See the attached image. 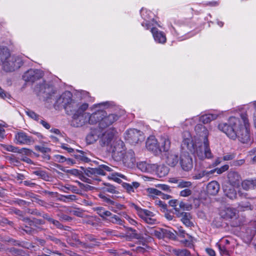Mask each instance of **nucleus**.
Masks as SVG:
<instances>
[{
  "instance_id": "c9c22d12",
  "label": "nucleus",
  "mask_w": 256,
  "mask_h": 256,
  "mask_svg": "<svg viewBox=\"0 0 256 256\" xmlns=\"http://www.w3.org/2000/svg\"><path fill=\"white\" fill-rule=\"evenodd\" d=\"M238 210L244 212L246 210H252L253 206L248 202H242L238 204Z\"/></svg>"
},
{
  "instance_id": "473e14b6",
  "label": "nucleus",
  "mask_w": 256,
  "mask_h": 256,
  "mask_svg": "<svg viewBox=\"0 0 256 256\" xmlns=\"http://www.w3.org/2000/svg\"><path fill=\"white\" fill-rule=\"evenodd\" d=\"M166 162L170 166H174L178 162V156L172 152H168Z\"/></svg>"
},
{
  "instance_id": "1a4fd4ad",
  "label": "nucleus",
  "mask_w": 256,
  "mask_h": 256,
  "mask_svg": "<svg viewBox=\"0 0 256 256\" xmlns=\"http://www.w3.org/2000/svg\"><path fill=\"white\" fill-rule=\"evenodd\" d=\"M97 214L104 220L114 224H124V220L118 216L112 214L110 211L106 210L104 208L100 207L96 209Z\"/></svg>"
},
{
  "instance_id": "bb28decb",
  "label": "nucleus",
  "mask_w": 256,
  "mask_h": 256,
  "mask_svg": "<svg viewBox=\"0 0 256 256\" xmlns=\"http://www.w3.org/2000/svg\"><path fill=\"white\" fill-rule=\"evenodd\" d=\"M220 190V185L216 181H212L208 183L206 187V191L208 194L216 195Z\"/></svg>"
},
{
  "instance_id": "9b49d317",
  "label": "nucleus",
  "mask_w": 256,
  "mask_h": 256,
  "mask_svg": "<svg viewBox=\"0 0 256 256\" xmlns=\"http://www.w3.org/2000/svg\"><path fill=\"white\" fill-rule=\"evenodd\" d=\"M124 136L126 140L133 144L142 142L144 140L143 132L134 128L128 130L126 132Z\"/></svg>"
},
{
  "instance_id": "37998d69",
  "label": "nucleus",
  "mask_w": 256,
  "mask_h": 256,
  "mask_svg": "<svg viewBox=\"0 0 256 256\" xmlns=\"http://www.w3.org/2000/svg\"><path fill=\"white\" fill-rule=\"evenodd\" d=\"M192 186V182L190 181H186L180 179L178 184V188H190Z\"/></svg>"
},
{
  "instance_id": "7ed1b4c3",
  "label": "nucleus",
  "mask_w": 256,
  "mask_h": 256,
  "mask_svg": "<svg viewBox=\"0 0 256 256\" xmlns=\"http://www.w3.org/2000/svg\"><path fill=\"white\" fill-rule=\"evenodd\" d=\"M23 64L21 58L12 56L9 48L4 46H0V66L6 72H11L20 68Z\"/></svg>"
},
{
  "instance_id": "f3484780",
  "label": "nucleus",
  "mask_w": 256,
  "mask_h": 256,
  "mask_svg": "<svg viewBox=\"0 0 256 256\" xmlns=\"http://www.w3.org/2000/svg\"><path fill=\"white\" fill-rule=\"evenodd\" d=\"M14 142L16 144H32L34 140L26 132H20L16 134Z\"/></svg>"
},
{
  "instance_id": "f8f14e48",
  "label": "nucleus",
  "mask_w": 256,
  "mask_h": 256,
  "mask_svg": "<svg viewBox=\"0 0 256 256\" xmlns=\"http://www.w3.org/2000/svg\"><path fill=\"white\" fill-rule=\"evenodd\" d=\"M56 104L58 106H63L64 108H74L76 104L75 102L72 99V94L68 91L64 92L56 100Z\"/></svg>"
},
{
  "instance_id": "39448f33",
  "label": "nucleus",
  "mask_w": 256,
  "mask_h": 256,
  "mask_svg": "<svg viewBox=\"0 0 256 256\" xmlns=\"http://www.w3.org/2000/svg\"><path fill=\"white\" fill-rule=\"evenodd\" d=\"M90 114L89 112L77 113L75 112L72 116V125L75 127L82 126L86 124H96V116L95 114V110Z\"/></svg>"
},
{
  "instance_id": "4be33fe9",
  "label": "nucleus",
  "mask_w": 256,
  "mask_h": 256,
  "mask_svg": "<svg viewBox=\"0 0 256 256\" xmlns=\"http://www.w3.org/2000/svg\"><path fill=\"white\" fill-rule=\"evenodd\" d=\"M228 182L232 186L238 187L242 178L240 174L234 171H230L228 174Z\"/></svg>"
},
{
  "instance_id": "6e6d98bb",
  "label": "nucleus",
  "mask_w": 256,
  "mask_h": 256,
  "mask_svg": "<svg viewBox=\"0 0 256 256\" xmlns=\"http://www.w3.org/2000/svg\"><path fill=\"white\" fill-rule=\"evenodd\" d=\"M216 246L218 248L221 254L227 255L228 254V251L224 246H221L220 244H216Z\"/></svg>"
},
{
  "instance_id": "aec40b11",
  "label": "nucleus",
  "mask_w": 256,
  "mask_h": 256,
  "mask_svg": "<svg viewBox=\"0 0 256 256\" xmlns=\"http://www.w3.org/2000/svg\"><path fill=\"white\" fill-rule=\"evenodd\" d=\"M237 210L230 206H225L221 208L220 214L226 219L232 218L236 217Z\"/></svg>"
},
{
  "instance_id": "0eeeda50",
  "label": "nucleus",
  "mask_w": 256,
  "mask_h": 256,
  "mask_svg": "<svg viewBox=\"0 0 256 256\" xmlns=\"http://www.w3.org/2000/svg\"><path fill=\"white\" fill-rule=\"evenodd\" d=\"M130 206L136 210L138 215L146 223L150 224L156 223V216L152 212L148 210L142 209L134 203L130 204Z\"/></svg>"
},
{
  "instance_id": "774afa93",
  "label": "nucleus",
  "mask_w": 256,
  "mask_h": 256,
  "mask_svg": "<svg viewBox=\"0 0 256 256\" xmlns=\"http://www.w3.org/2000/svg\"><path fill=\"white\" fill-rule=\"evenodd\" d=\"M206 250L210 256H216V252L214 250L210 248H207Z\"/></svg>"
},
{
  "instance_id": "cd10ccee",
  "label": "nucleus",
  "mask_w": 256,
  "mask_h": 256,
  "mask_svg": "<svg viewBox=\"0 0 256 256\" xmlns=\"http://www.w3.org/2000/svg\"><path fill=\"white\" fill-rule=\"evenodd\" d=\"M156 168L154 169V172L160 178L164 177L168 173V168L163 165L155 164Z\"/></svg>"
},
{
  "instance_id": "f03ea898",
  "label": "nucleus",
  "mask_w": 256,
  "mask_h": 256,
  "mask_svg": "<svg viewBox=\"0 0 256 256\" xmlns=\"http://www.w3.org/2000/svg\"><path fill=\"white\" fill-rule=\"evenodd\" d=\"M194 138L196 143H198V148H196V156L200 160L210 158L212 157L209 146L208 136L209 132L206 127L202 124H196L194 129Z\"/></svg>"
},
{
  "instance_id": "7c9ffc66",
  "label": "nucleus",
  "mask_w": 256,
  "mask_h": 256,
  "mask_svg": "<svg viewBox=\"0 0 256 256\" xmlns=\"http://www.w3.org/2000/svg\"><path fill=\"white\" fill-rule=\"evenodd\" d=\"M242 188L246 190H253L256 188V178L245 180L242 182Z\"/></svg>"
},
{
  "instance_id": "69168bd1",
  "label": "nucleus",
  "mask_w": 256,
  "mask_h": 256,
  "mask_svg": "<svg viewBox=\"0 0 256 256\" xmlns=\"http://www.w3.org/2000/svg\"><path fill=\"white\" fill-rule=\"evenodd\" d=\"M48 222H50V223H52L54 225L56 226L58 228H62V224L58 220H54L52 218H48Z\"/></svg>"
},
{
  "instance_id": "bf43d9fd",
  "label": "nucleus",
  "mask_w": 256,
  "mask_h": 256,
  "mask_svg": "<svg viewBox=\"0 0 256 256\" xmlns=\"http://www.w3.org/2000/svg\"><path fill=\"white\" fill-rule=\"evenodd\" d=\"M238 194L241 198H250L249 194L247 192H244L242 190H239L238 191Z\"/></svg>"
},
{
  "instance_id": "9d476101",
  "label": "nucleus",
  "mask_w": 256,
  "mask_h": 256,
  "mask_svg": "<svg viewBox=\"0 0 256 256\" xmlns=\"http://www.w3.org/2000/svg\"><path fill=\"white\" fill-rule=\"evenodd\" d=\"M107 150L112 153V156L116 160H121L124 152V144L122 140H116Z\"/></svg>"
},
{
  "instance_id": "a18cd8bd",
  "label": "nucleus",
  "mask_w": 256,
  "mask_h": 256,
  "mask_svg": "<svg viewBox=\"0 0 256 256\" xmlns=\"http://www.w3.org/2000/svg\"><path fill=\"white\" fill-rule=\"evenodd\" d=\"M26 113L30 118H32L38 122L39 121V120L40 119V116L34 112L28 109L27 110H26Z\"/></svg>"
},
{
  "instance_id": "2f4dec72",
  "label": "nucleus",
  "mask_w": 256,
  "mask_h": 256,
  "mask_svg": "<svg viewBox=\"0 0 256 256\" xmlns=\"http://www.w3.org/2000/svg\"><path fill=\"white\" fill-rule=\"evenodd\" d=\"M100 135L98 134V130H92L88 134L86 138V142L89 144L94 143L99 138Z\"/></svg>"
},
{
  "instance_id": "4c0bfd02",
  "label": "nucleus",
  "mask_w": 256,
  "mask_h": 256,
  "mask_svg": "<svg viewBox=\"0 0 256 256\" xmlns=\"http://www.w3.org/2000/svg\"><path fill=\"white\" fill-rule=\"evenodd\" d=\"M252 226H249L248 228L247 233L249 234L248 240H251L256 233V222H251Z\"/></svg>"
},
{
  "instance_id": "e433bc0d",
  "label": "nucleus",
  "mask_w": 256,
  "mask_h": 256,
  "mask_svg": "<svg viewBox=\"0 0 256 256\" xmlns=\"http://www.w3.org/2000/svg\"><path fill=\"white\" fill-rule=\"evenodd\" d=\"M71 238H72V242H70V244L72 246H79V245H80L82 246H88L86 243L81 242L79 240L78 236L76 234H72Z\"/></svg>"
},
{
  "instance_id": "a211bd4d",
  "label": "nucleus",
  "mask_w": 256,
  "mask_h": 256,
  "mask_svg": "<svg viewBox=\"0 0 256 256\" xmlns=\"http://www.w3.org/2000/svg\"><path fill=\"white\" fill-rule=\"evenodd\" d=\"M35 90L38 95H42L46 100L50 98L52 96L51 93H54L52 92V88L46 84H41L40 88H36Z\"/></svg>"
},
{
  "instance_id": "ea45409f",
  "label": "nucleus",
  "mask_w": 256,
  "mask_h": 256,
  "mask_svg": "<svg viewBox=\"0 0 256 256\" xmlns=\"http://www.w3.org/2000/svg\"><path fill=\"white\" fill-rule=\"evenodd\" d=\"M1 146L2 148L8 152H10L16 153H21V150L17 147H15L12 145L2 144Z\"/></svg>"
},
{
  "instance_id": "e2e57ef3",
  "label": "nucleus",
  "mask_w": 256,
  "mask_h": 256,
  "mask_svg": "<svg viewBox=\"0 0 256 256\" xmlns=\"http://www.w3.org/2000/svg\"><path fill=\"white\" fill-rule=\"evenodd\" d=\"M235 158V154H228L223 156V160H233Z\"/></svg>"
},
{
  "instance_id": "20e7f679",
  "label": "nucleus",
  "mask_w": 256,
  "mask_h": 256,
  "mask_svg": "<svg viewBox=\"0 0 256 256\" xmlns=\"http://www.w3.org/2000/svg\"><path fill=\"white\" fill-rule=\"evenodd\" d=\"M110 106L109 102H104L93 105L91 108V110H95V114L96 116V124H98L100 128H107L114 122L117 121L119 116L114 114H108L106 111L101 108L102 106L108 107Z\"/></svg>"
},
{
  "instance_id": "58836bf2",
  "label": "nucleus",
  "mask_w": 256,
  "mask_h": 256,
  "mask_svg": "<svg viewBox=\"0 0 256 256\" xmlns=\"http://www.w3.org/2000/svg\"><path fill=\"white\" fill-rule=\"evenodd\" d=\"M109 203L112 204L110 210L115 212H116L118 210H123L125 208V206L123 204H121L111 200H109Z\"/></svg>"
},
{
  "instance_id": "ddd939ff",
  "label": "nucleus",
  "mask_w": 256,
  "mask_h": 256,
  "mask_svg": "<svg viewBox=\"0 0 256 256\" xmlns=\"http://www.w3.org/2000/svg\"><path fill=\"white\" fill-rule=\"evenodd\" d=\"M152 26L150 28L149 30H150L154 41L160 44H165L166 42V38L165 34L163 32L158 30L156 27V26L160 27L156 22L152 20Z\"/></svg>"
},
{
  "instance_id": "f257e3e1",
  "label": "nucleus",
  "mask_w": 256,
  "mask_h": 256,
  "mask_svg": "<svg viewBox=\"0 0 256 256\" xmlns=\"http://www.w3.org/2000/svg\"><path fill=\"white\" fill-rule=\"evenodd\" d=\"M218 128L232 140L238 139L243 144L250 141V124L246 114H242L240 117H230L227 122L220 123Z\"/></svg>"
},
{
  "instance_id": "393cba45",
  "label": "nucleus",
  "mask_w": 256,
  "mask_h": 256,
  "mask_svg": "<svg viewBox=\"0 0 256 256\" xmlns=\"http://www.w3.org/2000/svg\"><path fill=\"white\" fill-rule=\"evenodd\" d=\"M137 166L142 172L149 173H154V169L156 168L155 164H148L146 162H138Z\"/></svg>"
},
{
  "instance_id": "dca6fc26",
  "label": "nucleus",
  "mask_w": 256,
  "mask_h": 256,
  "mask_svg": "<svg viewBox=\"0 0 256 256\" xmlns=\"http://www.w3.org/2000/svg\"><path fill=\"white\" fill-rule=\"evenodd\" d=\"M180 164L182 169L184 171H189L192 169V160L188 152H184L180 155Z\"/></svg>"
},
{
  "instance_id": "0e129e2a",
  "label": "nucleus",
  "mask_w": 256,
  "mask_h": 256,
  "mask_svg": "<svg viewBox=\"0 0 256 256\" xmlns=\"http://www.w3.org/2000/svg\"><path fill=\"white\" fill-rule=\"evenodd\" d=\"M48 222H50V223H52L54 225L56 226L58 228H62V224L58 220H54L52 218H48Z\"/></svg>"
},
{
  "instance_id": "de8ad7c7",
  "label": "nucleus",
  "mask_w": 256,
  "mask_h": 256,
  "mask_svg": "<svg viewBox=\"0 0 256 256\" xmlns=\"http://www.w3.org/2000/svg\"><path fill=\"white\" fill-rule=\"evenodd\" d=\"M179 208L183 210H190L192 209V206L188 204L184 203L183 202H180L178 204Z\"/></svg>"
},
{
  "instance_id": "a19ab883",
  "label": "nucleus",
  "mask_w": 256,
  "mask_h": 256,
  "mask_svg": "<svg viewBox=\"0 0 256 256\" xmlns=\"http://www.w3.org/2000/svg\"><path fill=\"white\" fill-rule=\"evenodd\" d=\"M176 256H190V252L186 249H174L173 250Z\"/></svg>"
},
{
  "instance_id": "c85d7f7f",
  "label": "nucleus",
  "mask_w": 256,
  "mask_h": 256,
  "mask_svg": "<svg viewBox=\"0 0 256 256\" xmlns=\"http://www.w3.org/2000/svg\"><path fill=\"white\" fill-rule=\"evenodd\" d=\"M160 145V152H162L168 151L170 146V140L166 136H162L160 138V142L158 143Z\"/></svg>"
},
{
  "instance_id": "338daca9",
  "label": "nucleus",
  "mask_w": 256,
  "mask_h": 256,
  "mask_svg": "<svg viewBox=\"0 0 256 256\" xmlns=\"http://www.w3.org/2000/svg\"><path fill=\"white\" fill-rule=\"evenodd\" d=\"M38 122L46 129H49L50 127V125L46 122L44 121L43 120L40 118L39 121Z\"/></svg>"
},
{
  "instance_id": "f704fd0d",
  "label": "nucleus",
  "mask_w": 256,
  "mask_h": 256,
  "mask_svg": "<svg viewBox=\"0 0 256 256\" xmlns=\"http://www.w3.org/2000/svg\"><path fill=\"white\" fill-rule=\"evenodd\" d=\"M140 183L138 182H132L131 184L125 183L124 184V188L129 194L135 192V190L140 186Z\"/></svg>"
},
{
  "instance_id": "6e6552de",
  "label": "nucleus",
  "mask_w": 256,
  "mask_h": 256,
  "mask_svg": "<svg viewBox=\"0 0 256 256\" xmlns=\"http://www.w3.org/2000/svg\"><path fill=\"white\" fill-rule=\"evenodd\" d=\"M116 130L114 128H110L103 132L100 137V144L103 147L108 149L114 142V134Z\"/></svg>"
},
{
  "instance_id": "09e8293b",
  "label": "nucleus",
  "mask_w": 256,
  "mask_h": 256,
  "mask_svg": "<svg viewBox=\"0 0 256 256\" xmlns=\"http://www.w3.org/2000/svg\"><path fill=\"white\" fill-rule=\"evenodd\" d=\"M88 107V104L86 103H84L80 105L78 110L75 112L77 113H84L86 112L85 110H86Z\"/></svg>"
},
{
  "instance_id": "680f3d73",
  "label": "nucleus",
  "mask_w": 256,
  "mask_h": 256,
  "mask_svg": "<svg viewBox=\"0 0 256 256\" xmlns=\"http://www.w3.org/2000/svg\"><path fill=\"white\" fill-rule=\"evenodd\" d=\"M156 186L159 188L160 190L166 192H170V190L169 186L166 184H158Z\"/></svg>"
},
{
  "instance_id": "5701e85b",
  "label": "nucleus",
  "mask_w": 256,
  "mask_h": 256,
  "mask_svg": "<svg viewBox=\"0 0 256 256\" xmlns=\"http://www.w3.org/2000/svg\"><path fill=\"white\" fill-rule=\"evenodd\" d=\"M175 210L178 212L177 216L180 218L181 221L183 224L188 227H192L194 226V222L192 221V216L190 212H182L180 213L178 208H176Z\"/></svg>"
},
{
  "instance_id": "72a5a7b5",
  "label": "nucleus",
  "mask_w": 256,
  "mask_h": 256,
  "mask_svg": "<svg viewBox=\"0 0 256 256\" xmlns=\"http://www.w3.org/2000/svg\"><path fill=\"white\" fill-rule=\"evenodd\" d=\"M234 187L231 186H224V190L225 194L230 199H234L236 196V191L234 188Z\"/></svg>"
},
{
  "instance_id": "4d7b16f0",
  "label": "nucleus",
  "mask_w": 256,
  "mask_h": 256,
  "mask_svg": "<svg viewBox=\"0 0 256 256\" xmlns=\"http://www.w3.org/2000/svg\"><path fill=\"white\" fill-rule=\"evenodd\" d=\"M54 158L55 161L58 162H63L66 161V158L61 155H59V154L55 155Z\"/></svg>"
},
{
  "instance_id": "49530a36",
  "label": "nucleus",
  "mask_w": 256,
  "mask_h": 256,
  "mask_svg": "<svg viewBox=\"0 0 256 256\" xmlns=\"http://www.w3.org/2000/svg\"><path fill=\"white\" fill-rule=\"evenodd\" d=\"M228 168L229 166L228 164H225L220 168H216L214 170H211L210 171H212V174L215 172H216V173L218 174H221L224 172L228 170Z\"/></svg>"
},
{
  "instance_id": "5fc2aeb1",
  "label": "nucleus",
  "mask_w": 256,
  "mask_h": 256,
  "mask_svg": "<svg viewBox=\"0 0 256 256\" xmlns=\"http://www.w3.org/2000/svg\"><path fill=\"white\" fill-rule=\"evenodd\" d=\"M106 188H104V191L109 192L112 194H115L116 192V190L115 188L110 184H106Z\"/></svg>"
},
{
  "instance_id": "423d86ee",
  "label": "nucleus",
  "mask_w": 256,
  "mask_h": 256,
  "mask_svg": "<svg viewBox=\"0 0 256 256\" xmlns=\"http://www.w3.org/2000/svg\"><path fill=\"white\" fill-rule=\"evenodd\" d=\"M182 148L188 150L197 158L198 157L196 156V151L198 146V143L195 142L194 137L192 138L190 132L186 130L182 133Z\"/></svg>"
},
{
  "instance_id": "79ce46f5",
  "label": "nucleus",
  "mask_w": 256,
  "mask_h": 256,
  "mask_svg": "<svg viewBox=\"0 0 256 256\" xmlns=\"http://www.w3.org/2000/svg\"><path fill=\"white\" fill-rule=\"evenodd\" d=\"M82 238H83L85 240V241L82 242L86 243V244L88 245L86 246H84V248L92 247V245L90 244H88V242H94L96 240V238H94V237L92 235L90 234H84L82 237Z\"/></svg>"
},
{
  "instance_id": "603ef678",
  "label": "nucleus",
  "mask_w": 256,
  "mask_h": 256,
  "mask_svg": "<svg viewBox=\"0 0 256 256\" xmlns=\"http://www.w3.org/2000/svg\"><path fill=\"white\" fill-rule=\"evenodd\" d=\"M35 148L36 150L42 152V153H46L50 152V148L44 147L43 146H36Z\"/></svg>"
},
{
  "instance_id": "6ab92c4d",
  "label": "nucleus",
  "mask_w": 256,
  "mask_h": 256,
  "mask_svg": "<svg viewBox=\"0 0 256 256\" xmlns=\"http://www.w3.org/2000/svg\"><path fill=\"white\" fill-rule=\"evenodd\" d=\"M146 146L148 150L152 152L155 154L160 152V145L157 140L153 136L148 138L146 142Z\"/></svg>"
},
{
  "instance_id": "13d9d810",
  "label": "nucleus",
  "mask_w": 256,
  "mask_h": 256,
  "mask_svg": "<svg viewBox=\"0 0 256 256\" xmlns=\"http://www.w3.org/2000/svg\"><path fill=\"white\" fill-rule=\"evenodd\" d=\"M34 174L42 178H45L46 176V173L40 170L34 171Z\"/></svg>"
},
{
  "instance_id": "a878e982",
  "label": "nucleus",
  "mask_w": 256,
  "mask_h": 256,
  "mask_svg": "<svg viewBox=\"0 0 256 256\" xmlns=\"http://www.w3.org/2000/svg\"><path fill=\"white\" fill-rule=\"evenodd\" d=\"M85 173L87 176L93 178H94V176L96 174L102 176L106 175V172H104V169L102 168L100 165L97 168H90L86 170L85 171Z\"/></svg>"
},
{
  "instance_id": "052dcab7",
  "label": "nucleus",
  "mask_w": 256,
  "mask_h": 256,
  "mask_svg": "<svg viewBox=\"0 0 256 256\" xmlns=\"http://www.w3.org/2000/svg\"><path fill=\"white\" fill-rule=\"evenodd\" d=\"M112 179L118 182H119L120 181V180L118 177H120L124 179L125 178V176L124 175L118 173H116L114 174H112Z\"/></svg>"
},
{
  "instance_id": "c03bdc74",
  "label": "nucleus",
  "mask_w": 256,
  "mask_h": 256,
  "mask_svg": "<svg viewBox=\"0 0 256 256\" xmlns=\"http://www.w3.org/2000/svg\"><path fill=\"white\" fill-rule=\"evenodd\" d=\"M147 192L149 196L152 197L156 196H160L162 194V192L160 190L154 188H148L147 189Z\"/></svg>"
},
{
  "instance_id": "b1692460",
  "label": "nucleus",
  "mask_w": 256,
  "mask_h": 256,
  "mask_svg": "<svg viewBox=\"0 0 256 256\" xmlns=\"http://www.w3.org/2000/svg\"><path fill=\"white\" fill-rule=\"evenodd\" d=\"M124 164L128 166H130L136 162L135 154L132 150H129L124 152L122 160Z\"/></svg>"
},
{
  "instance_id": "c756f323",
  "label": "nucleus",
  "mask_w": 256,
  "mask_h": 256,
  "mask_svg": "<svg viewBox=\"0 0 256 256\" xmlns=\"http://www.w3.org/2000/svg\"><path fill=\"white\" fill-rule=\"evenodd\" d=\"M212 174V171L206 170H196L192 174V178L193 180H200L204 177H208Z\"/></svg>"
},
{
  "instance_id": "3c124183",
  "label": "nucleus",
  "mask_w": 256,
  "mask_h": 256,
  "mask_svg": "<svg viewBox=\"0 0 256 256\" xmlns=\"http://www.w3.org/2000/svg\"><path fill=\"white\" fill-rule=\"evenodd\" d=\"M154 204L156 206H159L163 211L166 210L167 208V205L160 200H156Z\"/></svg>"
},
{
  "instance_id": "4468645a",
  "label": "nucleus",
  "mask_w": 256,
  "mask_h": 256,
  "mask_svg": "<svg viewBox=\"0 0 256 256\" xmlns=\"http://www.w3.org/2000/svg\"><path fill=\"white\" fill-rule=\"evenodd\" d=\"M217 118L218 114H205L201 116L199 118L194 116L192 118L186 120L184 122V124L186 126H188V124L192 125L198 120H200V122H202L204 124H208L212 120H216Z\"/></svg>"
},
{
  "instance_id": "2eb2a0df",
  "label": "nucleus",
  "mask_w": 256,
  "mask_h": 256,
  "mask_svg": "<svg viewBox=\"0 0 256 256\" xmlns=\"http://www.w3.org/2000/svg\"><path fill=\"white\" fill-rule=\"evenodd\" d=\"M43 76L42 71L38 70H30L26 72L22 78L26 82H34L41 78Z\"/></svg>"
},
{
  "instance_id": "864d4df0",
  "label": "nucleus",
  "mask_w": 256,
  "mask_h": 256,
  "mask_svg": "<svg viewBox=\"0 0 256 256\" xmlns=\"http://www.w3.org/2000/svg\"><path fill=\"white\" fill-rule=\"evenodd\" d=\"M245 162V160L244 159H241L238 160H236L232 162L231 166H240L244 164Z\"/></svg>"
},
{
  "instance_id": "8fccbe9b",
  "label": "nucleus",
  "mask_w": 256,
  "mask_h": 256,
  "mask_svg": "<svg viewBox=\"0 0 256 256\" xmlns=\"http://www.w3.org/2000/svg\"><path fill=\"white\" fill-rule=\"evenodd\" d=\"M192 194V190L189 188H185L180 192V195L182 197H186Z\"/></svg>"
},
{
  "instance_id": "412c9836",
  "label": "nucleus",
  "mask_w": 256,
  "mask_h": 256,
  "mask_svg": "<svg viewBox=\"0 0 256 256\" xmlns=\"http://www.w3.org/2000/svg\"><path fill=\"white\" fill-rule=\"evenodd\" d=\"M140 14L142 18L144 20V21L142 23V26L146 30H149L150 28L152 26V24L153 22L152 20H152L151 23H150L148 20L152 17L154 14L150 10L144 8H142Z\"/></svg>"
}]
</instances>
